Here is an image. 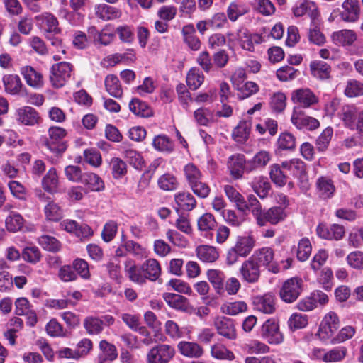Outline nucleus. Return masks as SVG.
<instances>
[{
	"instance_id": "obj_17",
	"label": "nucleus",
	"mask_w": 363,
	"mask_h": 363,
	"mask_svg": "<svg viewBox=\"0 0 363 363\" xmlns=\"http://www.w3.org/2000/svg\"><path fill=\"white\" fill-rule=\"evenodd\" d=\"M61 228L73 233L79 238H87L92 235V230L86 224L79 225L73 220H65L60 223Z\"/></svg>"
},
{
	"instance_id": "obj_46",
	"label": "nucleus",
	"mask_w": 363,
	"mask_h": 363,
	"mask_svg": "<svg viewBox=\"0 0 363 363\" xmlns=\"http://www.w3.org/2000/svg\"><path fill=\"white\" fill-rule=\"evenodd\" d=\"M37 19L42 20L45 23L48 34H58L61 32V29L58 26V21L55 16L50 13H43L37 17Z\"/></svg>"
},
{
	"instance_id": "obj_54",
	"label": "nucleus",
	"mask_w": 363,
	"mask_h": 363,
	"mask_svg": "<svg viewBox=\"0 0 363 363\" xmlns=\"http://www.w3.org/2000/svg\"><path fill=\"white\" fill-rule=\"evenodd\" d=\"M152 145L160 152H171L174 149L172 142L165 135L156 136L153 140Z\"/></svg>"
},
{
	"instance_id": "obj_51",
	"label": "nucleus",
	"mask_w": 363,
	"mask_h": 363,
	"mask_svg": "<svg viewBox=\"0 0 363 363\" xmlns=\"http://www.w3.org/2000/svg\"><path fill=\"white\" fill-rule=\"evenodd\" d=\"M308 37L311 43L318 46L323 45L325 43V37L318 27L315 18L312 20Z\"/></svg>"
},
{
	"instance_id": "obj_2",
	"label": "nucleus",
	"mask_w": 363,
	"mask_h": 363,
	"mask_svg": "<svg viewBox=\"0 0 363 363\" xmlns=\"http://www.w3.org/2000/svg\"><path fill=\"white\" fill-rule=\"evenodd\" d=\"M176 354L174 347L167 344H157L146 354V363H169Z\"/></svg>"
},
{
	"instance_id": "obj_6",
	"label": "nucleus",
	"mask_w": 363,
	"mask_h": 363,
	"mask_svg": "<svg viewBox=\"0 0 363 363\" xmlns=\"http://www.w3.org/2000/svg\"><path fill=\"white\" fill-rule=\"evenodd\" d=\"M340 328V320L334 312H329L323 318L318 330V335L320 339L326 340L333 337L334 333Z\"/></svg>"
},
{
	"instance_id": "obj_45",
	"label": "nucleus",
	"mask_w": 363,
	"mask_h": 363,
	"mask_svg": "<svg viewBox=\"0 0 363 363\" xmlns=\"http://www.w3.org/2000/svg\"><path fill=\"white\" fill-rule=\"evenodd\" d=\"M6 228L10 232H16L20 230L24 225V219L22 216L14 211H11L6 217Z\"/></svg>"
},
{
	"instance_id": "obj_13",
	"label": "nucleus",
	"mask_w": 363,
	"mask_h": 363,
	"mask_svg": "<svg viewBox=\"0 0 363 363\" xmlns=\"http://www.w3.org/2000/svg\"><path fill=\"white\" fill-rule=\"evenodd\" d=\"M291 121L298 128H306L310 130L318 128L319 121L315 118L305 116L298 108H295Z\"/></svg>"
},
{
	"instance_id": "obj_4",
	"label": "nucleus",
	"mask_w": 363,
	"mask_h": 363,
	"mask_svg": "<svg viewBox=\"0 0 363 363\" xmlns=\"http://www.w3.org/2000/svg\"><path fill=\"white\" fill-rule=\"evenodd\" d=\"M72 65L67 62L53 65L50 75V81L55 89L62 87L71 77Z\"/></svg>"
},
{
	"instance_id": "obj_1",
	"label": "nucleus",
	"mask_w": 363,
	"mask_h": 363,
	"mask_svg": "<svg viewBox=\"0 0 363 363\" xmlns=\"http://www.w3.org/2000/svg\"><path fill=\"white\" fill-rule=\"evenodd\" d=\"M66 135V130L58 126H52L48 129V138L45 145L56 157L60 156L67 150V143L63 140Z\"/></svg>"
},
{
	"instance_id": "obj_49",
	"label": "nucleus",
	"mask_w": 363,
	"mask_h": 363,
	"mask_svg": "<svg viewBox=\"0 0 363 363\" xmlns=\"http://www.w3.org/2000/svg\"><path fill=\"white\" fill-rule=\"evenodd\" d=\"M247 309V306L244 301L227 303L220 307L221 312L228 315H236L246 311Z\"/></svg>"
},
{
	"instance_id": "obj_3",
	"label": "nucleus",
	"mask_w": 363,
	"mask_h": 363,
	"mask_svg": "<svg viewBox=\"0 0 363 363\" xmlns=\"http://www.w3.org/2000/svg\"><path fill=\"white\" fill-rule=\"evenodd\" d=\"M303 284L302 279L298 277L286 279L279 290L281 299L288 303L294 302L302 292Z\"/></svg>"
},
{
	"instance_id": "obj_21",
	"label": "nucleus",
	"mask_w": 363,
	"mask_h": 363,
	"mask_svg": "<svg viewBox=\"0 0 363 363\" xmlns=\"http://www.w3.org/2000/svg\"><path fill=\"white\" fill-rule=\"evenodd\" d=\"M292 99L294 103L303 107H309L318 102L315 94L309 89H298L293 93Z\"/></svg>"
},
{
	"instance_id": "obj_32",
	"label": "nucleus",
	"mask_w": 363,
	"mask_h": 363,
	"mask_svg": "<svg viewBox=\"0 0 363 363\" xmlns=\"http://www.w3.org/2000/svg\"><path fill=\"white\" fill-rule=\"evenodd\" d=\"M255 247V240L251 236L238 237L233 247L242 255V257H246Z\"/></svg>"
},
{
	"instance_id": "obj_58",
	"label": "nucleus",
	"mask_w": 363,
	"mask_h": 363,
	"mask_svg": "<svg viewBox=\"0 0 363 363\" xmlns=\"http://www.w3.org/2000/svg\"><path fill=\"white\" fill-rule=\"evenodd\" d=\"M211 353L214 358L218 359L232 360L234 358L233 353L220 344L213 345L211 347Z\"/></svg>"
},
{
	"instance_id": "obj_7",
	"label": "nucleus",
	"mask_w": 363,
	"mask_h": 363,
	"mask_svg": "<svg viewBox=\"0 0 363 363\" xmlns=\"http://www.w3.org/2000/svg\"><path fill=\"white\" fill-rule=\"evenodd\" d=\"M251 257L259 265V267L262 266L266 267L273 273H277L279 272L278 267L276 266L273 262L274 252L272 248L263 247L255 250Z\"/></svg>"
},
{
	"instance_id": "obj_50",
	"label": "nucleus",
	"mask_w": 363,
	"mask_h": 363,
	"mask_svg": "<svg viewBox=\"0 0 363 363\" xmlns=\"http://www.w3.org/2000/svg\"><path fill=\"white\" fill-rule=\"evenodd\" d=\"M157 184L164 191H174L177 189L179 182L173 174L166 173L159 177Z\"/></svg>"
},
{
	"instance_id": "obj_8",
	"label": "nucleus",
	"mask_w": 363,
	"mask_h": 363,
	"mask_svg": "<svg viewBox=\"0 0 363 363\" xmlns=\"http://www.w3.org/2000/svg\"><path fill=\"white\" fill-rule=\"evenodd\" d=\"M239 272L242 279L250 284L257 282L261 274L259 265L257 264L251 257L243 262Z\"/></svg>"
},
{
	"instance_id": "obj_15",
	"label": "nucleus",
	"mask_w": 363,
	"mask_h": 363,
	"mask_svg": "<svg viewBox=\"0 0 363 363\" xmlns=\"http://www.w3.org/2000/svg\"><path fill=\"white\" fill-rule=\"evenodd\" d=\"M318 235L327 240H340L345 235V229L342 225L333 224L326 226L324 224H320L317 228Z\"/></svg>"
},
{
	"instance_id": "obj_23",
	"label": "nucleus",
	"mask_w": 363,
	"mask_h": 363,
	"mask_svg": "<svg viewBox=\"0 0 363 363\" xmlns=\"http://www.w3.org/2000/svg\"><path fill=\"white\" fill-rule=\"evenodd\" d=\"M177 347L182 355L190 358H199L203 354V347L196 342L182 341Z\"/></svg>"
},
{
	"instance_id": "obj_33",
	"label": "nucleus",
	"mask_w": 363,
	"mask_h": 363,
	"mask_svg": "<svg viewBox=\"0 0 363 363\" xmlns=\"http://www.w3.org/2000/svg\"><path fill=\"white\" fill-rule=\"evenodd\" d=\"M281 167L290 172L294 177L303 178L306 172L305 164L300 159H291L284 161L281 163Z\"/></svg>"
},
{
	"instance_id": "obj_62",
	"label": "nucleus",
	"mask_w": 363,
	"mask_h": 363,
	"mask_svg": "<svg viewBox=\"0 0 363 363\" xmlns=\"http://www.w3.org/2000/svg\"><path fill=\"white\" fill-rule=\"evenodd\" d=\"M345 94L348 97H355L363 95V83L352 79L347 82Z\"/></svg>"
},
{
	"instance_id": "obj_56",
	"label": "nucleus",
	"mask_w": 363,
	"mask_h": 363,
	"mask_svg": "<svg viewBox=\"0 0 363 363\" xmlns=\"http://www.w3.org/2000/svg\"><path fill=\"white\" fill-rule=\"evenodd\" d=\"M125 158L129 164L137 169H140L143 167V159L140 154L135 150L128 149L123 152Z\"/></svg>"
},
{
	"instance_id": "obj_60",
	"label": "nucleus",
	"mask_w": 363,
	"mask_h": 363,
	"mask_svg": "<svg viewBox=\"0 0 363 363\" xmlns=\"http://www.w3.org/2000/svg\"><path fill=\"white\" fill-rule=\"evenodd\" d=\"M38 242L43 248L48 251L57 252L60 248V242L52 236L42 235L38 238Z\"/></svg>"
},
{
	"instance_id": "obj_10",
	"label": "nucleus",
	"mask_w": 363,
	"mask_h": 363,
	"mask_svg": "<svg viewBox=\"0 0 363 363\" xmlns=\"http://www.w3.org/2000/svg\"><path fill=\"white\" fill-rule=\"evenodd\" d=\"M214 326L217 333L228 340H235L237 337L234 322L227 317H218L214 320Z\"/></svg>"
},
{
	"instance_id": "obj_39",
	"label": "nucleus",
	"mask_w": 363,
	"mask_h": 363,
	"mask_svg": "<svg viewBox=\"0 0 363 363\" xmlns=\"http://www.w3.org/2000/svg\"><path fill=\"white\" fill-rule=\"evenodd\" d=\"M245 205L246 207L242 212H245L247 210L250 211L255 218L257 223H262L263 220L261 219V216L264 211H262L261 203L257 197L253 194L249 195L247 201H245Z\"/></svg>"
},
{
	"instance_id": "obj_19",
	"label": "nucleus",
	"mask_w": 363,
	"mask_h": 363,
	"mask_svg": "<svg viewBox=\"0 0 363 363\" xmlns=\"http://www.w3.org/2000/svg\"><path fill=\"white\" fill-rule=\"evenodd\" d=\"M253 303L255 308L263 313L271 314L275 311V298L271 294L256 297Z\"/></svg>"
},
{
	"instance_id": "obj_47",
	"label": "nucleus",
	"mask_w": 363,
	"mask_h": 363,
	"mask_svg": "<svg viewBox=\"0 0 363 363\" xmlns=\"http://www.w3.org/2000/svg\"><path fill=\"white\" fill-rule=\"evenodd\" d=\"M5 89L11 94H18L21 88L22 83L20 77L16 74L6 75L3 78Z\"/></svg>"
},
{
	"instance_id": "obj_16",
	"label": "nucleus",
	"mask_w": 363,
	"mask_h": 363,
	"mask_svg": "<svg viewBox=\"0 0 363 363\" xmlns=\"http://www.w3.org/2000/svg\"><path fill=\"white\" fill-rule=\"evenodd\" d=\"M286 217V213L284 208L280 206H274L263 212L261 219L262 223H258L259 226H264L267 223L276 225L282 221Z\"/></svg>"
},
{
	"instance_id": "obj_52",
	"label": "nucleus",
	"mask_w": 363,
	"mask_h": 363,
	"mask_svg": "<svg viewBox=\"0 0 363 363\" xmlns=\"http://www.w3.org/2000/svg\"><path fill=\"white\" fill-rule=\"evenodd\" d=\"M250 125L247 121H241L233 132V137L238 143L245 142L250 134Z\"/></svg>"
},
{
	"instance_id": "obj_40",
	"label": "nucleus",
	"mask_w": 363,
	"mask_h": 363,
	"mask_svg": "<svg viewBox=\"0 0 363 363\" xmlns=\"http://www.w3.org/2000/svg\"><path fill=\"white\" fill-rule=\"evenodd\" d=\"M174 199L179 208L185 211H191L196 205L195 198L189 192H180L175 195Z\"/></svg>"
},
{
	"instance_id": "obj_18",
	"label": "nucleus",
	"mask_w": 363,
	"mask_h": 363,
	"mask_svg": "<svg viewBox=\"0 0 363 363\" xmlns=\"http://www.w3.org/2000/svg\"><path fill=\"white\" fill-rule=\"evenodd\" d=\"M359 112L357 107L352 104L344 105L338 113V116L344 125L352 130L354 128Z\"/></svg>"
},
{
	"instance_id": "obj_37",
	"label": "nucleus",
	"mask_w": 363,
	"mask_h": 363,
	"mask_svg": "<svg viewBox=\"0 0 363 363\" xmlns=\"http://www.w3.org/2000/svg\"><path fill=\"white\" fill-rule=\"evenodd\" d=\"M207 276L216 293L218 294H223L225 292L224 273L219 270L211 269L208 271Z\"/></svg>"
},
{
	"instance_id": "obj_44",
	"label": "nucleus",
	"mask_w": 363,
	"mask_h": 363,
	"mask_svg": "<svg viewBox=\"0 0 363 363\" xmlns=\"http://www.w3.org/2000/svg\"><path fill=\"white\" fill-rule=\"evenodd\" d=\"M130 110L136 116L147 118L152 115L150 106L138 99H133L129 104Z\"/></svg>"
},
{
	"instance_id": "obj_5",
	"label": "nucleus",
	"mask_w": 363,
	"mask_h": 363,
	"mask_svg": "<svg viewBox=\"0 0 363 363\" xmlns=\"http://www.w3.org/2000/svg\"><path fill=\"white\" fill-rule=\"evenodd\" d=\"M227 169L230 177L235 180L241 179L245 173L251 172L247 169V161L245 155L240 153L232 155L228 158Z\"/></svg>"
},
{
	"instance_id": "obj_53",
	"label": "nucleus",
	"mask_w": 363,
	"mask_h": 363,
	"mask_svg": "<svg viewBox=\"0 0 363 363\" xmlns=\"http://www.w3.org/2000/svg\"><path fill=\"white\" fill-rule=\"evenodd\" d=\"M281 165L274 164L270 167L269 176L274 184L277 186L282 187L287 182V177L281 170Z\"/></svg>"
},
{
	"instance_id": "obj_38",
	"label": "nucleus",
	"mask_w": 363,
	"mask_h": 363,
	"mask_svg": "<svg viewBox=\"0 0 363 363\" xmlns=\"http://www.w3.org/2000/svg\"><path fill=\"white\" fill-rule=\"evenodd\" d=\"M310 69L313 77L320 79H327L330 77V66L322 61L312 62Z\"/></svg>"
},
{
	"instance_id": "obj_31",
	"label": "nucleus",
	"mask_w": 363,
	"mask_h": 363,
	"mask_svg": "<svg viewBox=\"0 0 363 363\" xmlns=\"http://www.w3.org/2000/svg\"><path fill=\"white\" fill-rule=\"evenodd\" d=\"M59 184L58 176L55 168H50L42 180L43 189L50 194L57 192Z\"/></svg>"
},
{
	"instance_id": "obj_20",
	"label": "nucleus",
	"mask_w": 363,
	"mask_h": 363,
	"mask_svg": "<svg viewBox=\"0 0 363 363\" xmlns=\"http://www.w3.org/2000/svg\"><path fill=\"white\" fill-rule=\"evenodd\" d=\"M21 74L23 75L26 83L35 88L40 89L43 86V74L30 66H26L21 68Z\"/></svg>"
},
{
	"instance_id": "obj_22",
	"label": "nucleus",
	"mask_w": 363,
	"mask_h": 363,
	"mask_svg": "<svg viewBox=\"0 0 363 363\" xmlns=\"http://www.w3.org/2000/svg\"><path fill=\"white\" fill-rule=\"evenodd\" d=\"M125 274L133 282L145 284V275L142 267H138L134 260L129 259L125 262Z\"/></svg>"
},
{
	"instance_id": "obj_29",
	"label": "nucleus",
	"mask_w": 363,
	"mask_h": 363,
	"mask_svg": "<svg viewBox=\"0 0 363 363\" xmlns=\"http://www.w3.org/2000/svg\"><path fill=\"white\" fill-rule=\"evenodd\" d=\"M18 121L26 125H33L38 123L39 116L35 108L25 106L18 111Z\"/></svg>"
},
{
	"instance_id": "obj_28",
	"label": "nucleus",
	"mask_w": 363,
	"mask_h": 363,
	"mask_svg": "<svg viewBox=\"0 0 363 363\" xmlns=\"http://www.w3.org/2000/svg\"><path fill=\"white\" fill-rule=\"evenodd\" d=\"M223 190L227 198L230 202L235 203L237 209L243 211L246 207L244 196L231 185H225Z\"/></svg>"
},
{
	"instance_id": "obj_9",
	"label": "nucleus",
	"mask_w": 363,
	"mask_h": 363,
	"mask_svg": "<svg viewBox=\"0 0 363 363\" xmlns=\"http://www.w3.org/2000/svg\"><path fill=\"white\" fill-rule=\"evenodd\" d=\"M163 298L172 308L185 312L189 314L194 313L195 308L190 303L189 301L184 296L172 293H164Z\"/></svg>"
},
{
	"instance_id": "obj_30",
	"label": "nucleus",
	"mask_w": 363,
	"mask_h": 363,
	"mask_svg": "<svg viewBox=\"0 0 363 363\" xmlns=\"http://www.w3.org/2000/svg\"><path fill=\"white\" fill-rule=\"evenodd\" d=\"M91 191H101L104 189V183L101 178L94 173L83 174L82 182Z\"/></svg>"
},
{
	"instance_id": "obj_43",
	"label": "nucleus",
	"mask_w": 363,
	"mask_h": 363,
	"mask_svg": "<svg viewBox=\"0 0 363 363\" xmlns=\"http://www.w3.org/2000/svg\"><path fill=\"white\" fill-rule=\"evenodd\" d=\"M204 81V75L202 72L196 67L191 68L186 74V83L189 89L196 90Z\"/></svg>"
},
{
	"instance_id": "obj_57",
	"label": "nucleus",
	"mask_w": 363,
	"mask_h": 363,
	"mask_svg": "<svg viewBox=\"0 0 363 363\" xmlns=\"http://www.w3.org/2000/svg\"><path fill=\"white\" fill-rule=\"evenodd\" d=\"M84 326L87 333L92 335H97L103 330V322L101 319L95 317L85 318Z\"/></svg>"
},
{
	"instance_id": "obj_27",
	"label": "nucleus",
	"mask_w": 363,
	"mask_h": 363,
	"mask_svg": "<svg viewBox=\"0 0 363 363\" xmlns=\"http://www.w3.org/2000/svg\"><path fill=\"white\" fill-rule=\"evenodd\" d=\"M142 269L145 275V282L147 279L150 281L157 280L161 274L160 265L158 261L155 259H147L142 265Z\"/></svg>"
},
{
	"instance_id": "obj_61",
	"label": "nucleus",
	"mask_w": 363,
	"mask_h": 363,
	"mask_svg": "<svg viewBox=\"0 0 363 363\" xmlns=\"http://www.w3.org/2000/svg\"><path fill=\"white\" fill-rule=\"evenodd\" d=\"M111 167L112 174L115 179H118L124 176L127 172V166L125 162L118 157H113L111 160Z\"/></svg>"
},
{
	"instance_id": "obj_42",
	"label": "nucleus",
	"mask_w": 363,
	"mask_h": 363,
	"mask_svg": "<svg viewBox=\"0 0 363 363\" xmlns=\"http://www.w3.org/2000/svg\"><path fill=\"white\" fill-rule=\"evenodd\" d=\"M316 186L320 196L324 199L333 196L335 190L332 181L324 177L318 179Z\"/></svg>"
},
{
	"instance_id": "obj_35",
	"label": "nucleus",
	"mask_w": 363,
	"mask_h": 363,
	"mask_svg": "<svg viewBox=\"0 0 363 363\" xmlns=\"http://www.w3.org/2000/svg\"><path fill=\"white\" fill-rule=\"evenodd\" d=\"M270 160V154L265 150H261L251 160H247V169L253 172L258 168L264 167L269 162Z\"/></svg>"
},
{
	"instance_id": "obj_12",
	"label": "nucleus",
	"mask_w": 363,
	"mask_h": 363,
	"mask_svg": "<svg viewBox=\"0 0 363 363\" xmlns=\"http://www.w3.org/2000/svg\"><path fill=\"white\" fill-rule=\"evenodd\" d=\"M340 15L342 21L353 23L359 18L361 9L358 0H345Z\"/></svg>"
},
{
	"instance_id": "obj_14",
	"label": "nucleus",
	"mask_w": 363,
	"mask_h": 363,
	"mask_svg": "<svg viewBox=\"0 0 363 363\" xmlns=\"http://www.w3.org/2000/svg\"><path fill=\"white\" fill-rule=\"evenodd\" d=\"M262 335L269 343L279 344L283 340L278 323L272 319L264 322L262 327Z\"/></svg>"
},
{
	"instance_id": "obj_41",
	"label": "nucleus",
	"mask_w": 363,
	"mask_h": 363,
	"mask_svg": "<svg viewBox=\"0 0 363 363\" xmlns=\"http://www.w3.org/2000/svg\"><path fill=\"white\" fill-rule=\"evenodd\" d=\"M197 257L204 262H213L218 258L216 247L208 245H200L196 248Z\"/></svg>"
},
{
	"instance_id": "obj_59",
	"label": "nucleus",
	"mask_w": 363,
	"mask_h": 363,
	"mask_svg": "<svg viewBox=\"0 0 363 363\" xmlns=\"http://www.w3.org/2000/svg\"><path fill=\"white\" fill-rule=\"evenodd\" d=\"M333 129L330 127L326 128L316 140V148L320 152H323L328 148L330 141L333 136Z\"/></svg>"
},
{
	"instance_id": "obj_64",
	"label": "nucleus",
	"mask_w": 363,
	"mask_h": 363,
	"mask_svg": "<svg viewBox=\"0 0 363 363\" xmlns=\"http://www.w3.org/2000/svg\"><path fill=\"white\" fill-rule=\"evenodd\" d=\"M312 250L311 242L308 238L301 239L298 245L297 258L300 261H306L309 257Z\"/></svg>"
},
{
	"instance_id": "obj_55",
	"label": "nucleus",
	"mask_w": 363,
	"mask_h": 363,
	"mask_svg": "<svg viewBox=\"0 0 363 363\" xmlns=\"http://www.w3.org/2000/svg\"><path fill=\"white\" fill-rule=\"evenodd\" d=\"M347 353L345 347H337L326 352L325 357V362H337L344 359Z\"/></svg>"
},
{
	"instance_id": "obj_26",
	"label": "nucleus",
	"mask_w": 363,
	"mask_h": 363,
	"mask_svg": "<svg viewBox=\"0 0 363 363\" xmlns=\"http://www.w3.org/2000/svg\"><path fill=\"white\" fill-rule=\"evenodd\" d=\"M101 353L99 355V363H110L117 358L118 353L116 347L106 340L99 342Z\"/></svg>"
},
{
	"instance_id": "obj_25",
	"label": "nucleus",
	"mask_w": 363,
	"mask_h": 363,
	"mask_svg": "<svg viewBox=\"0 0 363 363\" xmlns=\"http://www.w3.org/2000/svg\"><path fill=\"white\" fill-rule=\"evenodd\" d=\"M96 16L103 21H109L120 18L121 12L119 9L105 4L95 6Z\"/></svg>"
},
{
	"instance_id": "obj_63",
	"label": "nucleus",
	"mask_w": 363,
	"mask_h": 363,
	"mask_svg": "<svg viewBox=\"0 0 363 363\" xmlns=\"http://www.w3.org/2000/svg\"><path fill=\"white\" fill-rule=\"evenodd\" d=\"M277 145L281 150H293L296 147V138L289 133H282L278 138Z\"/></svg>"
},
{
	"instance_id": "obj_11",
	"label": "nucleus",
	"mask_w": 363,
	"mask_h": 363,
	"mask_svg": "<svg viewBox=\"0 0 363 363\" xmlns=\"http://www.w3.org/2000/svg\"><path fill=\"white\" fill-rule=\"evenodd\" d=\"M246 179L249 185L259 198L265 199L267 197L272 187L267 178L262 175H256L255 177L248 176Z\"/></svg>"
},
{
	"instance_id": "obj_24",
	"label": "nucleus",
	"mask_w": 363,
	"mask_h": 363,
	"mask_svg": "<svg viewBox=\"0 0 363 363\" xmlns=\"http://www.w3.org/2000/svg\"><path fill=\"white\" fill-rule=\"evenodd\" d=\"M238 41L242 49L253 51L254 43H258V36L252 35L247 29L240 28L237 31Z\"/></svg>"
},
{
	"instance_id": "obj_36",
	"label": "nucleus",
	"mask_w": 363,
	"mask_h": 363,
	"mask_svg": "<svg viewBox=\"0 0 363 363\" xmlns=\"http://www.w3.org/2000/svg\"><path fill=\"white\" fill-rule=\"evenodd\" d=\"M333 42L337 45H350L357 40V35L352 30H342L332 35Z\"/></svg>"
},
{
	"instance_id": "obj_48",
	"label": "nucleus",
	"mask_w": 363,
	"mask_h": 363,
	"mask_svg": "<svg viewBox=\"0 0 363 363\" xmlns=\"http://www.w3.org/2000/svg\"><path fill=\"white\" fill-rule=\"evenodd\" d=\"M9 266L4 260H0V291H5L13 286L12 277L7 271Z\"/></svg>"
},
{
	"instance_id": "obj_34",
	"label": "nucleus",
	"mask_w": 363,
	"mask_h": 363,
	"mask_svg": "<svg viewBox=\"0 0 363 363\" xmlns=\"http://www.w3.org/2000/svg\"><path fill=\"white\" fill-rule=\"evenodd\" d=\"M104 83L106 90L111 96L119 99L123 96V89L117 76L108 74Z\"/></svg>"
}]
</instances>
